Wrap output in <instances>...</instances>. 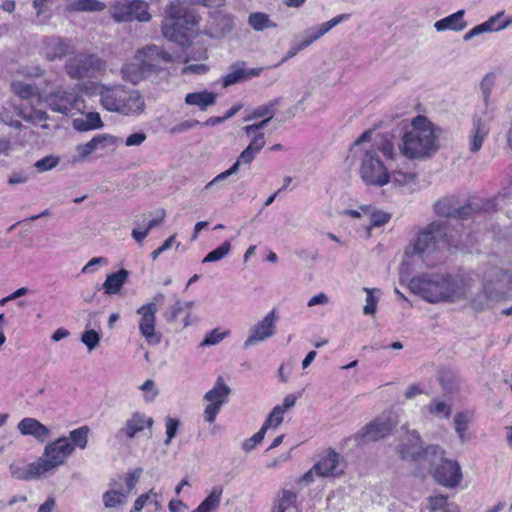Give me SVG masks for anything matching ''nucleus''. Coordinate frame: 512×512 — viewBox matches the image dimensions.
Returning <instances> with one entry per match:
<instances>
[{"label":"nucleus","mask_w":512,"mask_h":512,"mask_svg":"<svg viewBox=\"0 0 512 512\" xmlns=\"http://www.w3.org/2000/svg\"><path fill=\"white\" fill-rule=\"evenodd\" d=\"M109 15L117 23H147L152 18L149 4L144 0H116L109 6Z\"/></svg>","instance_id":"8"},{"label":"nucleus","mask_w":512,"mask_h":512,"mask_svg":"<svg viewBox=\"0 0 512 512\" xmlns=\"http://www.w3.org/2000/svg\"><path fill=\"white\" fill-rule=\"evenodd\" d=\"M473 279L467 274L425 273L413 277L410 291L428 303H456L471 295Z\"/></svg>","instance_id":"1"},{"label":"nucleus","mask_w":512,"mask_h":512,"mask_svg":"<svg viewBox=\"0 0 512 512\" xmlns=\"http://www.w3.org/2000/svg\"><path fill=\"white\" fill-rule=\"evenodd\" d=\"M46 101L52 111L65 115L74 111L80 112L83 107L80 96L74 90L63 87H58L48 94Z\"/></svg>","instance_id":"11"},{"label":"nucleus","mask_w":512,"mask_h":512,"mask_svg":"<svg viewBox=\"0 0 512 512\" xmlns=\"http://www.w3.org/2000/svg\"><path fill=\"white\" fill-rule=\"evenodd\" d=\"M154 424L152 417H147L145 414L135 411L125 421L116 434V437H125L127 440H132L138 433L143 432L145 429L151 430Z\"/></svg>","instance_id":"17"},{"label":"nucleus","mask_w":512,"mask_h":512,"mask_svg":"<svg viewBox=\"0 0 512 512\" xmlns=\"http://www.w3.org/2000/svg\"><path fill=\"white\" fill-rule=\"evenodd\" d=\"M126 497V493L116 490H108L103 494V503L107 508H115L124 504Z\"/></svg>","instance_id":"41"},{"label":"nucleus","mask_w":512,"mask_h":512,"mask_svg":"<svg viewBox=\"0 0 512 512\" xmlns=\"http://www.w3.org/2000/svg\"><path fill=\"white\" fill-rule=\"evenodd\" d=\"M435 212L439 216L462 220L474 218L476 213L475 209L470 204L457 208L456 199L454 197H446L437 201L435 204Z\"/></svg>","instance_id":"19"},{"label":"nucleus","mask_w":512,"mask_h":512,"mask_svg":"<svg viewBox=\"0 0 512 512\" xmlns=\"http://www.w3.org/2000/svg\"><path fill=\"white\" fill-rule=\"evenodd\" d=\"M444 242L457 246L460 241L448 236L446 222H432L418 233L413 243V254L423 257L435 251L440 243Z\"/></svg>","instance_id":"6"},{"label":"nucleus","mask_w":512,"mask_h":512,"mask_svg":"<svg viewBox=\"0 0 512 512\" xmlns=\"http://www.w3.org/2000/svg\"><path fill=\"white\" fill-rule=\"evenodd\" d=\"M428 411L431 414L448 418L451 415L452 407L444 401L433 400L428 406Z\"/></svg>","instance_id":"50"},{"label":"nucleus","mask_w":512,"mask_h":512,"mask_svg":"<svg viewBox=\"0 0 512 512\" xmlns=\"http://www.w3.org/2000/svg\"><path fill=\"white\" fill-rule=\"evenodd\" d=\"M129 272L126 269H120L117 272L107 275L106 280L102 284L105 294L114 295L121 291L124 284L127 282Z\"/></svg>","instance_id":"28"},{"label":"nucleus","mask_w":512,"mask_h":512,"mask_svg":"<svg viewBox=\"0 0 512 512\" xmlns=\"http://www.w3.org/2000/svg\"><path fill=\"white\" fill-rule=\"evenodd\" d=\"M95 150H97V149H96L95 145L93 144L92 139L85 144L78 145L76 147L77 155L74 157V161L75 162L84 161Z\"/></svg>","instance_id":"55"},{"label":"nucleus","mask_w":512,"mask_h":512,"mask_svg":"<svg viewBox=\"0 0 512 512\" xmlns=\"http://www.w3.org/2000/svg\"><path fill=\"white\" fill-rule=\"evenodd\" d=\"M184 311V304L180 300H176L173 306L165 313L168 322H175L181 312Z\"/></svg>","instance_id":"62"},{"label":"nucleus","mask_w":512,"mask_h":512,"mask_svg":"<svg viewBox=\"0 0 512 512\" xmlns=\"http://www.w3.org/2000/svg\"><path fill=\"white\" fill-rule=\"evenodd\" d=\"M92 141L96 149H104L109 146H118L123 143L121 138L111 134H98L92 138Z\"/></svg>","instance_id":"42"},{"label":"nucleus","mask_w":512,"mask_h":512,"mask_svg":"<svg viewBox=\"0 0 512 512\" xmlns=\"http://www.w3.org/2000/svg\"><path fill=\"white\" fill-rule=\"evenodd\" d=\"M398 452L402 459L415 462L425 461L424 452L420 442V435L417 431H407L405 438L398 447Z\"/></svg>","instance_id":"20"},{"label":"nucleus","mask_w":512,"mask_h":512,"mask_svg":"<svg viewBox=\"0 0 512 512\" xmlns=\"http://www.w3.org/2000/svg\"><path fill=\"white\" fill-rule=\"evenodd\" d=\"M12 92L23 100H31L39 97L38 88L35 85L14 80L10 84Z\"/></svg>","instance_id":"33"},{"label":"nucleus","mask_w":512,"mask_h":512,"mask_svg":"<svg viewBox=\"0 0 512 512\" xmlns=\"http://www.w3.org/2000/svg\"><path fill=\"white\" fill-rule=\"evenodd\" d=\"M146 139H147L146 133L140 131V132H136V133L129 135L125 139V141H123V143L127 147L140 146L146 141Z\"/></svg>","instance_id":"64"},{"label":"nucleus","mask_w":512,"mask_h":512,"mask_svg":"<svg viewBox=\"0 0 512 512\" xmlns=\"http://www.w3.org/2000/svg\"><path fill=\"white\" fill-rule=\"evenodd\" d=\"M296 495L292 491L284 490L275 502L272 512H286L294 506Z\"/></svg>","instance_id":"40"},{"label":"nucleus","mask_w":512,"mask_h":512,"mask_svg":"<svg viewBox=\"0 0 512 512\" xmlns=\"http://www.w3.org/2000/svg\"><path fill=\"white\" fill-rule=\"evenodd\" d=\"M396 424L391 416L382 415L363 427L359 435L364 441H377L388 436Z\"/></svg>","instance_id":"15"},{"label":"nucleus","mask_w":512,"mask_h":512,"mask_svg":"<svg viewBox=\"0 0 512 512\" xmlns=\"http://www.w3.org/2000/svg\"><path fill=\"white\" fill-rule=\"evenodd\" d=\"M257 154H258L257 152L253 151L249 147H246L241 152V154L239 155L236 162L228 170L218 174L214 179H212L210 182H208L205 185L204 189L210 190L213 187H215L218 183H220L221 181L227 179L229 176L236 174L238 172L241 164L249 165L255 159Z\"/></svg>","instance_id":"24"},{"label":"nucleus","mask_w":512,"mask_h":512,"mask_svg":"<svg viewBox=\"0 0 512 512\" xmlns=\"http://www.w3.org/2000/svg\"><path fill=\"white\" fill-rule=\"evenodd\" d=\"M446 506H448V499L447 496L439 494L435 496H430L427 499L426 508L430 512H436L439 510H443Z\"/></svg>","instance_id":"52"},{"label":"nucleus","mask_w":512,"mask_h":512,"mask_svg":"<svg viewBox=\"0 0 512 512\" xmlns=\"http://www.w3.org/2000/svg\"><path fill=\"white\" fill-rule=\"evenodd\" d=\"M280 103V98L271 100L261 106L254 108L249 116L244 118V121H250L259 118L272 119L277 111V106Z\"/></svg>","instance_id":"32"},{"label":"nucleus","mask_w":512,"mask_h":512,"mask_svg":"<svg viewBox=\"0 0 512 512\" xmlns=\"http://www.w3.org/2000/svg\"><path fill=\"white\" fill-rule=\"evenodd\" d=\"M215 102L216 95L208 91L189 93L185 97V103L187 105L197 106L202 111H205L207 107L214 105Z\"/></svg>","instance_id":"30"},{"label":"nucleus","mask_w":512,"mask_h":512,"mask_svg":"<svg viewBox=\"0 0 512 512\" xmlns=\"http://www.w3.org/2000/svg\"><path fill=\"white\" fill-rule=\"evenodd\" d=\"M495 83V76L493 74H487L481 81L480 88L483 94V99L485 102L484 110L489 111L488 99L491 93V90Z\"/></svg>","instance_id":"53"},{"label":"nucleus","mask_w":512,"mask_h":512,"mask_svg":"<svg viewBox=\"0 0 512 512\" xmlns=\"http://www.w3.org/2000/svg\"><path fill=\"white\" fill-rule=\"evenodd\" d=\"M464 10H458L457 12L442 18L434 23V28L437 32L446 30L462 31L466 28L467 23L464 21Z\"/></svg>","instance_id":"27"},{"label":"nucleus","mask_w":512,"mask_h":512,"mask_svg":"<svg viewBox=\"0 0 512 512\" xmlns=\"http://www.w3.org/2000/svg\"><path fill=\"white\" fill-rule=\"evenodd\" d=\"M92 141L96 149H104L109 146H118L123 143L121 138L111 134H98L92 138Z\"/></svg>","instance_id":"43"},{"label":"nucleus","mask_w":512,"mask_h":512,"mask_svg":"<svg viewBox=\"0 0 512 512\" xmlns=\"http://www.w3.org/2000/svg\"><path fill=\"white\" fill-rule=\"evenodd\" d=\"M231 389L223 382L222 377H218L215 386L206 392L204 399L212 404L222 406L227 402Z\"/></svg>","instance_id":"29"},{"label":"nucleus","mask_w":512,"mask_h":512,"mask_svg":"<svg viewBox=\"0 0 512 512\" xmlns=\"http://www.w3.org/2000/svg\"><path fill=\"white\" fill-rule=\"evenodd\" d=\"M195 23L196 17L187 11L184 4L174 1L166 8V16L161 27L162 34L166 39L178 42L186 34V25Z\"/></svg>","instance_id":"7"},{"label":"nucleus","mask_w":512,"mask_h":512,"mask_svg":"<svg viewBox=\"0 0 512 512\" xmlns=\"http://www.w3.org/2000/svg\"><path fill=\"white\" fill-rule=\"evenodd\" d=\"M493 120L491 111L482 110L472 117L471 128L468 133L469 151L477 153L490 133V124Z\"/></svg>","instance_id":"12"},{"label":"nucleus","mask_w":512,"mask_h":512,"mask_svg":"<svg viewBox=\"0 0 512 512\" xmlns=\"http://www.w3.org/2000/svg\"><path fill=\"white\" fill-rule=\"evenodd\" d=\"M98 94L103 108L124 116H137L144 112L145 101L138 90L123 85H100Z\"/></svg>","instance_id":"3"},{"label":"nucleus","mask_w":512,"mask_h":512,"mask_svg":"<svg viewBox=\"0 0 512 512\" xmlns=\"http://www.w3.org/2000/svg\"><path fill=\"white\" fill-rule=\"evenodd\" d=\"M11 476L17 480H31L38 479L46 476L44 471H42L41 465L36 460L35 462L30 463L28 466H18L15 464H11L9 467Z\"/></svg>","instance_id":"26"},{"label":"nucleus","mask_w":512,"mask_h":512,"mask_svg":"<svg viewBox=\"0 0 512 512\" xmlns=\"http://www.w3.org/2000/svg\"><path fill=\"white\" fill-rule=\"evenodd\" d=\"M364 291L367 293L366 297V305L363 307V313L365 315H374L377 309L378 297L374 295V293H380L379 289L376 288H364Z\"/></svg>","instance_id":"46"},{"label":"nucleus","mask_w":512,"mask_h":512,"mask_svg":"<svg viewBox=\"0 0 512 512\" xmlns=\"http://www.w3.org/2000/svg\"><path fill=\"white\" fill-rule=\"evenodd\" d=\"M88 433L89 428L87 426H82L77 429H74L70 432L69 437V444L73 447V451L76 447L80 449H84L87 446L88 443Z\"/></svg>","instance_id":"39"},{"label":"nucleus","mask_w":512,"mask_h":512,"mask_svg":"<svg viewBox=\"0 0 512 512\" xmlns=\"http://www.w3.org/2000/svg\"><path fill=\"white\" fill-rule=\"evenodd\" d=\"M142 468H136L133 471L128 472L125 475V485L127 488L126 494L128 495L132 490H134L137 482L140 479V476L142 474Z\"/></svg>","instance_id":"60"},{"label":"nucleus","mask_w":512,"mask_h":512,"mask_svg":"<svg viewBox=\"0 0 512 512\" xmlns=\"http://www.w3.org/2000/svg\"><path fill=\"white\" fill-rule=\"evenodd\" d=\"M231 250V244L229 241L223 242L219 247L209 252L203 259V263L216 262L223 259L229 254Z\"/></svg>","instance_id":"45"},{"label":"nucleus","mask_w":512,"mask_h":512,"mask_svg":"<svg viewBox=\"0 0 512 512\" xmlns=\"http://www.w3.org/2000/svg\"><path fill=\"white\" fill-rule=\"evenodd\" d=\"M248 24L255 31H263L267 28H276L277 24L270 20L268 14L253 12L248 16Z\"/></svg>","instance_id":"36"},{"label":"nucleus","mask_w":512,"mask_h":512,"mask_svg":"<svg viewBox=\"0 0 512 512\" xmlns=\"http://www.w3.org/2000/svg\"><path fill=\"white\" fill-rule=\"evenodd\" d=\"M398 185H408L415 182L416 175L411 172H403L401 170H392L390 172V180Z\"/></svg>","instance_id":"49"},{"label":"nucleus","mask_w":512,"mask_h":512,"mask_svg":"<svg viewBox=\"0 0 512 512\" xmlns=\"http://www.w3.org/2000/svg\"><path fill=\"white\" fill-rule=\"evenodd\" d=\"M59 163V159L55 156H46L35 163V167L39 172H44L53 169Z\"/></svg>","instance_id":"59"},{"label":"nucleus","mask_w":512,"mask_h":512,"mask_svg":"<svg viewBox=\"0 0 512 512\" xmlns=\"http://www.w3.org/2000/svg\"><path fill=\"white\" fill-rule=\"evenodd\" d=\"M154 497V500H152L154 502L155 505L158 504V500H157V497H158V494L156 492H154V490H150L148 493H144L142 495H140L134 502V506L131 510V512H140L143 507L145 506V504L147 503L148 500H150L151 497Z\"/></svg>","instance_id":"56"},{"label":"nucleus","mask_w":512,"mask_h":512,"mask_svg":"<svg viewBox=\"0 0 512 512\" xmlns=\"http://www.w3.org/2000/svg\"><path fill=\"white\" fill-rule=\"evenodd\" d=\"M73 52L70 41L60 37H47L42 42V53L48 61L62 59Z\"/></svg>","instance_id":"22"},{"label":"nucleus","mask_w":512,"mask_h":512,"mask_svg":"<svg viewBox=\"0 0 512 512\" xmlns=\"http://www.w3.org/2000/svg\"><path fill=\"white\" fill-rule=\"evenodd\" d=\"M425 462L433 467V477L437 483L448 488L458 486L462 480V472L456 460L444 457V450L437 445L425 448Z\"/></svg>","instance_id":"4"},{"label":"nucleus","mask_w":512,"mask_h":512,"mask_svg":"<svg viewBox=\"0 0 512 512\" xmlns=\"http://www.w3.org/2000/svg\"><path fill=\"white\" fill-rule=\"evenodd\" d=\"M105 68V62L94 54L75 55L64 66L66 74L75 80L94 78Z\"/></svg>","instance_id":"9"},{"label":"nucleus","mask_w":512,"mask_h":512,"mask_svg":"<svg viewBox=\"0 0 512 512\" xmlns=\"http://www.w3.org/2000/svg\"><path fill=\"white\" fill-rule=\"evenodd\" d=\"M345 464L340 454L334 450H327L314 464L315 474L320 477H337L343 474Z\"/></svg>","instance_id":"16"},{"label":"nucleus","mask_w":512,"mask_h":512,"mask_svg":"<svg viewBox=\"0 0 512 512\" xmlns=\"http://www.w3.org/2000/svg\"><path fill=\"white\" fill-rule=\"evenodd\" d=\"M372 130L364 131L353 143L351 148V152L353 156L358 155L359 151L362 149H368L369 147H374L373 145L367 144L370 142L372 137Z\"/></svg>","instance_id":"48"},{"label":"nucleus","mask_w":512,"mask_h":512,"mask_svg":"<svg viewBox=\"0 0 512 512\" xmlns=\"http://www.w3.org/2000/svg\"><path fill=\"white\" fill-rule=\"evenodd\" d=\"M141 70L145 72H156L164 68L172 61V56L156 45L144 47L137 53Z\"/></svg>","instance_id":"13"},{"label":"nucleus","mask_w":512,"mask_h":512,"mask_svg":"<svg viewBox=\"0 0 512 512\" xmlns=\"http://www.w3.org/2000/svg\"><path fill=\"white\" fill-rule=\"evenodd\" d=\"M377 152L380 151L388 160L395 161L399 156H402L400 151L397 152L394 143L391 140L384 139L376 148Z\"/></svg>","instance_id":"47"},{"label":"nucleus","mask_w":512,"mask_h":512,"mask_svg":"<svg viewBox=\"0 0 512 512\" xmlns=\"http://www.w3.org/2000/svg\"><path fill=\"white\" fill-rule=\"evenodd\" d=\"M252 138L247 147L259 153L266 144L265 134L263 132L252 133Z\"/></svg>","instance_id":"61"},{"label":"nucleus","mask_w":512,"mask_h":512,"mask_svg":"<svg viewBox=\"0 0 512 512\" xmlns=\"http://www.w3.org/2000/svg\"><path fill=\"white\" fill-rule=\"evenodd\" d=\"M276 315L272 310L250 329V334L244 342V348L247 349L255 343L265 341L275 333Z\"/></svg>","instance_id":"18"},{"label":"nucleus","mask_w":512,"mask_h":512,"mask_svg":"<svg viewBox=\"0 0 512 512\" xmlns=\"http://www.w3.org/2000/svg\"><path fill=\"white\" fill-rule=\"evenodd\" d=\"M223 488L214 486L210 494L192 512H216L220 506Z\"/></svg>","instance_id":"31"},{"label":"nucleus","mask_w":512,"mask_h":512,"mask_svg":"<svg viewBox=\"0 0 512 512\" xmlns=\"http://www.w3.org/2000/svg\"><path fill=\"white\" fill-rule=\"evenodd\" d=\"M503 14L504 12H499L496 15L490 17L486 22L473 27L464 35L463 39L465 41H469L473 37L478 36L482 33L496 31V24Z\"/></svg>","instance_id":"34"},{"label":"nucleus","mask_w":512,"mask_h":512,"mask_svg":"<svg viewBox=\"0 0 512 512\" xmlns=\"http://www.w3.org/2000/svg\"><path fill=\"white\" fill-rule=\"evenodd\" d=\"M440 131L426 116L414 117L410 129L404 132L398 145L401 155L410 160L432 158L439 150L437 133Z\"/></svg>","instance_id":"2"},{"label":"nucleus","mask_w":512,"mask_h":512,"mask_svg":"<svg viewBox=\"0 0 512 512\" xmlns=\"http://www.w3.org/2000/svg\"><path fill=\"white\" fill-rule=\"evenodd\" d=\"M200 125V122L196 119L185 120L171 128L172 134H179L186 132L196 126Z\"/></svg>","instance_id":"63"},{"label":"nucleus","mask_w":512,"mask_h":512,"mask_svg":"<svg viewBox=\"0 0 512 512\" xmlns=\"http://www.w3.org/2000/svg\"><path fill=\"white\" fill-rule=\"evenodd\" d=\"M284 413L283 407H280L279 405L275 406L263 423L262 428L266 431L269 428H277L283 422Z\"/></svg>","instance_id":"44"},{"label":"nucleus","mask_w":512,"mask_h":512,"mask_svg":"<svg viewBox=\"0 0 512 512\" xmlns=\"http://www.w3.org/2000/svg\"><path fill=\"white\" fill-rule=\"evenodd\" d=\"M262 68H247L245 62H237L230 66L229 72L223 78V87H228L261 74Z\"/></svg>","instance_id":"23"},{"label":"nucleus","mask_w":512,"mask_h":512,"mask_svg":"<svg viewBox=\"0 0 512 512\" xmlns=\"http://www.w3.org/2000/svg\"><path fill=\"white\" fill-rule=\"evenodd\" d=\"M69 11H102L105 5L98 0H74L68 5Z\"/></svg>","instance_id":"38"},{"label":"nucleus","mask_w":512,"mask_h":512,"mask_svg":"<svg viewBox=\"0 0 512 512\" xmlns=\"http://www.w3.org/2000/svg\"><path fill=\"white\" fill-rule=\"evenodd\" d=\"M72 454L73 447L69 444V439L60 437L45 446L43 456L38 459V462L42 471L47 475L63 465Z\"/></svg>","instance_id":"10"},{"label":"nucleus","mask_w":512,"mask_h":512,"mask_svg":"<svg viewBox=\"0 0 512 512\" xmlns=\"http://www.w3.org/2000/svg\"><path fill=\"white\" fill-rule=\"evenodd\" d=\"M156 313V309L151 305H142L137 310V314L140 315V333L150 345H158L161 342V334L155 330Z\"/></svg>","instance_id":"14"},{"label":"nucleus","mask_w":512,"mask_h":512,"mask_svg":"<svg viewBox=\"0 0 512 512\" xmlns=\"http://www.w3.org/2000/svg\"><path fill=\"white\" fill-rule=\"evenodd\" d=\"M349 19L350 14L344 13L335 16L325 23L312 26L304 31L303 38L299 41V43L305 49L320 39L322 36H324L326 33H328L332 28Z\"/></svg>","instance_id":"21"},{"label":"nucleus","mask_w":512,"mask_h":512,"mask_svg":"<svg viewBox=\"0 0 512 512\" xmlns=\"http://www.w3.org/2000/svg\"><path fill=\"white\" fill-rule=\"evenodd\" d=\"M228 335L229 331L221 332L219 328H215L205 336L200 345L203 347L216 345L220 343Z\"/></svg>","instance_id":"51"},{"label":"nucleus","mask_w":512,"mask_h":512,"mask_svg":"<svg viewBox=\"0 0 512 512\" xmlns=\"http://www.w3.org/2000/svg\"><path fill=\"white\" fill-rule=\"evenodd\" d=\"M180 422L177 418L167 416L165 419L166 439L165 445H169L172 439L176 436Z\"/></svg>","instance_id":"54"},{"label":"nucleus","mask_w":512,"mask_h":512,"mask_svg":"<svg viewBox=\"0 0 512 512\" xmlns=\"http://www.w3.org/2000/svg\"><path fill=\"white\" fill-rule=\"evenodd\" d=\"M265 434H266V430L261 427L260 430L256 434H254L252 437L246 439L243 442V444H242L243 450L246 452L252 451L257 444L262 442V440L265 437Z\"/></svg>","instance_id":"58"},{"label":"nucleus","mask_w":512,"mask_h":512,"mask_svg":"<svg viewBox=\"0 0 512 512\" xmlns=\"http://www.w3.org/2000/svg\"><path fill=\"white\" fill-rule=\"evenodd\" d=\"M472 416V413L468 411L459 412L454 416L455 431L462 442L468 439L466 431L468 424L472 421Z\"/></svg>","instance_id":"37"},{"label":"nucleus","mask_w":512,"mask_h":512,"mask_svg":"<svg viewBox=\"0 0 512 512\" xmlns=\"http://www.w3.org/2000/svg\"><path fill=\"white\" fill-rule=\"evenodd\" d=\"M81 341L91 351L99 345L100 335L95 330H87L82 334Z\"/></svg>","instance_id":"57"},{"label":"nucleus","mask_w":512,"mask_h":512,"mask_svg":"<svg viewBox=\"0 0 512 512\" xmlns=\"http://www.w3.org/2000/svg\"><path fill=\"white\" fill-rule=\"evenodd\" d=\"M73 126L79 131H88L101 128L103 126V122L99 113L89 112L86 114L85 119H75L73 121Z\"/></svg>","instance_id":"35"},{"label":"nucleus","mask_w":512,"mask_h":512,"mask_svg":"<svg viewBox=\"0 0 512 512\" xmlns=\"http://www.w3.org/2000/svg\"><path fill=\"white\" fill-rule=\"evenodd\" d=\"M358 162V173L368 186L383 187L390 182V172L375 147L362 149L353 156Z\"/></svg>","instance_id":"5"},{"label":"nucleus","mask_w":512,"mask_h":512,"mask_svg":"<svg viewBox=\"0 0 512 512\" xmlns=\"http://www.w3.org/2000/svg\"><path fill=\"white\" fill-rule=\"evenodd\" d=\"M17 429L24 436H32L39 442H45L50 436V430L35 418H24L18 425Z\"/></svg>","instance_id":"25"}]
</instances>
